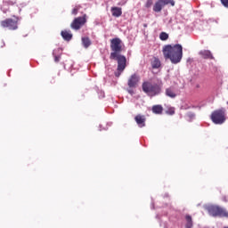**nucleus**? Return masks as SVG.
Masks as SVG:
<instances>
[{
    "label": "nucleus",
    "mask_w": 228,
    "mask_h": 228,
    "mask_svg": "<svg viewBox=\"0 0 228 228\" xmlns=\"http://www.w3.org/2000/svg\"><path fill=\"white\" fill-rule=\"evenodd\" d=\"M110 58H117V55L122 53V39L116 37L110 39Z\"/></svg>",
    "instance_id": "nucleus-5"
},
{
    "label": "nucleus",
    "mask_w": 228,
    "mask_h": 228,
    "mask_svg": "<svg viewBox=\"0 0 228 228\" xmlns=\"http://www.w3.org/2000/svg\"><path fill=\"white\" fill-rule=\"evenodd\" d=\"M221 3L224 8H228V0H221Z\"/></svg>",
    "instance_id": "nucleus-26"
},
{
    "label": "nucleus",
    "mask_w": 228,
    "mask_h": 228,
    "mask_svg": "<svg viewBox=\"0 0 228 228\" xmlns=\"http://www.w3.org/2000/svg\"><path fill=\"white\" fill-rule=\"evenodd\" d=\"M151 63L152 69H159V67H161V61H159L158 57H153Z\"/></svg>",
    "instance_id": "nucleus-16"
},
{
    "label": "nucleus",
    "mask_w": 228,
    "mask_h": 228,
    "mask_svg": "<svg viewBox=\"0 0 228 228\" xmlns=\"http://www.w3.org/2000/svg\"><path fill=\"white\" fill-rule=\"evenodd\" d=\"M186 115L188 118H195V114L193 112H188Z\"/></svg>",
    "instance_id": "nucleus-25"
},
{
    "label": "nucleus",
    "mask_w": 228,
    "mask_h": 228,
    "mask_svg": "<svg viewBox=\"0 0 228 228\" xmlns=\"http://www.w3.org/2000/svg\"><path fill=\"white\" fill-rule=\"evenodd\" d=\"M4 4H9L10 6H13V4H17V1L9 0V1L4 2Z\"/></svg>",
    "instance_id": "nucleus-24"
},
{
    "label": "nucleus",
    "mask_w": 228,
    "mask_h": 228,
    "mask_svg": "<svg viewBox=\"0 0 228 228\" xmlns=\"http://www.w3.org/2000/svg\"><path fill=\"white\" fill-rule=\"evenodd\" d=\"M79 10H81V5H76L71 12L72 15H76Z\"/></svg>",
    "instance_id": "nucleus-21"
},
{
    "label": "nucleus",
    "mask_w": 228,
    "mask_h": 228,
    "mask_svg": "<svg viewBox=\"0 0 228 228\" xmlns=\"http://www.w3.org/2000/svg\"><path fill=\"white\" fill-rule=\"evenodd\" d=\"M208 211L211 216H219L221 218H228V212L225 210V208L216 206V205H212L208 208Z\"/></svg>",
    "instance_id": "nucleus-6"
},
{
    "label": "nucleus",
    "mask_w": 228,
    "mask_h": 228,
    "mask_svg": "<svg viewBox=\"0 0 228 228\" xmlns=\"http://www.w3.org/2000/svg\"><path fill=\"white\" fill-rule=\"evenodd\" d=\"M61 35L62 38L66 40V42H70V40H72V33L70 32V30H62L61 32Z\"/></svg>",
    "instance_id": "nucleus-13"
},
{
    "label": "nucleus",
    "mask_w": 228,
    "mask_h": 228,
    "mask_svg": "<svg viewBox=\"0 0 228 228\" xmlns=\"http://www.w3.org/2000/svg\"><path fill=\"white\" fill-rule=\"evenodd\" d=\"M2 28L10 29L11 31H15L19 29V17L13 16V19L8 18L0 22Z\"/></svg>",
    "instance_id": "nucleus-7"
},
{
    "label": "nucleus",
    "mask_w": 228,
    "mask_h": 228,
    "mask_svg": "<svg viewBox=\"0 0 228 228\" xmlns=\"http://www.w3.org/2000/svg\"><path fill=\"white\" fill-rule=\"evenodd\" d=\"M86 24V14H84L81 17L75 18L74 20L70 24L71 29H75L76 31L81 29L83 26Z\"/></svg>",
    "instance_id": "nucleus-9"
},
{
    "label": "nucleus",
    "mask_w": 228,
    "mask_h": 228,
    "mask_svg": "<svg viewBox=\"0 0 228 228\" xmlns=\"http://www.w3.org/2000/svg\"><path fill=\"white\" fill-rule=\"evenodd\" d=\"M224 228H228V226H225V227H224Z\"/></svg>",
    "instance_id": "nucleus-29"
},
{
    "label": "nucleus",
    "mask_w": 228,
    "mask_h": 228,
    "mask_svg": "<svg viewBox=\"0 0 228 228\" xmlns=\"http://www.w3.org/2000/svg\"><path fill=\"white\" fill-rule=\"evenodd\" d=\"M167 97H170V99H175L177 97V89L174 86H170L166 89Z\"/></svg>",
    "instance_id": "nucleus-11"
},
{
    "label": "nucleus",
    "mask_w": 228,
    "mask_h": 228,
    "mask_svg": "<svg viewBox=\"0 0 228 228\" xmlns=\"http://www.w3.org/2000/svg\"><path fill=\"white\" fill-rule=\"evenodd\" d=\"M185 220H186L185 228H192L193 221L191 219V216H190V215L185 216Z\"/></svg>",
    "instance_id": "nucleus-19"
},
{
    "label": "nucleus",
    "mask_w": 228,
    "mask_h": 228,
    "mask_svg": "<svg viewBox=\"0 0 228 228\" xmlns=\"http://www.w3.org/2000/svg\"><path fill=\"white\" fill-rule=\"evenodd\" d=\"M60 55H54V61L55 63H58V61H60Z\"/></svg>",
    "instance_id": "nucleus-27"
},
{
    "label": "nucleus",
    "mask_w": 228,
    "mask_h": 228,
    "mask_svg": "<svg viewBox=\"0 0 228 228\" xmlns=\"http://www.w3.org/2000/svg\"><path fill=\"white\" fill-rule=\"evenodd\" d=\"M159 38L162 41L168 40V34L167 32H161L159 35Z\"/></svg>",
    "instance_id": "nucleus-20"
},
{
    "label": "nucleus",
    "mask_w": 228,
    "mask_h": 228,
    "mask_svg": "<svg viewBox=\"0 0 228 228\" xmlns=\"http://www.w3.org/2000/svg\"><path fill=\"white\" fill-rule=\"evenodd\" d=\"M165 60H170L171 63L177 65L183 60V45H167L162 49Z\"/></svg>",
    "instance_id": "nucleus-1"
},
{
    "label": "nucleus",
    "mask_w": 228,
    "mask_h": 228,
    "mask_svg": "<svg viewBox=\"0 0 228 228\" xmlns=\"http://www.w3.org/2000/svg\"><path fill=\"white\" fill-rule=\"evenodd\" d=\"M152 113L156 115H161L163 113V106L161 105H154L151 109Z\"/></svg>",
    "instance_id": "nucleus-17"
},
{
    "label": "nucleus",
    "mask_w": 228,
    "mask_h": 228,
    "mask_svg": "<svg viewBox=\"0 0 228 228\" xmlns=\"http://www.w3.org/2000/svg\"><path fill=\"white\" fill-rule=\"evenodd\" d=\"M134 120L139 127H145V116L138 114L134 117Z\"/></svg>",
    "instance_id": "nucleus-12"
},
{
    "label": "nucleus",
    "mask_w": 228,
    "mask_h": 228,
    "mask_svg": "<svg viewBox=\"0 0 228 228\" xmlns=\"http://www.w3.org/2000/svg\"><path fill=\"white\" fill-rule=\"evenodd\" d=\"M82 44L86 49H88L90 45H92V41L90 40V37H82Z\"/></svg>",
    "instance_id": "nucleus-18"
},
{
    "label": "nucleus",
    "mask_w": 228,
    "mask_h": 228,
    "mask_svg": "<svg viewBox=\"0 0 228 228\" xmlns=\"http://www.w3.org/2000/svg\"><path fill=\"white\" fill-rule=\"evenodd\" d=\"M167 4L175 6V2L174 0H158L153 5V12L159 13Z\"/></svg>",
    "instance_id": "nucleus-8"
},
{
    "label": "nucleus",
    "mask_w": 228,
    "mask_h": 228,
    "mask_svg": "<svg viewBox=\"0 0 228 228\" xmlns=\"http://www.w3.org/2000/svg\"><path fill=\"white\" fill-rule=\"evenodd\" d=\"M210 118L214 124L222 126V124L227 120V118L225 117V109H218L214 110L210 115Z\"/></svg>",
    "instance_id": "nucleus-4"
},
{
    "label": "nucleus",
    "mask_w": 228,
    "mask_h": 228,
    "mask_svg": "<svg viewBox=\"0 0 228 228\" xmlns=\"http://www.w3.org/2000/svg\"><path fill=\"white\" fill-rule=\"evenodd\" d=\"M200 54L204 60H213V54L209 50H203L200 52Z\"/></svg>",
    "instance_id": "nucleus-14"
},
{
    "label": "nucleus",
    "mask_w": 228,
    "mask_h": 228,
    "mask_svg": "<svg viewBox=\"0 0 228 228\" xmlns=\"http://www.w3.org/2000/svg\"><path fill=\"white\" fill-rule=\"evenodd\" d=\"M140 83V76L136 73L130 76L127 81L128 88H136Z\"/></svg>",
    "instance_id": "nucleus-10"
},
{
    "label": "nucleus",
    "mask_w": 228,
    "mask_h": 228,
    "mask_svg": "<svg viewBox=\"0 0 228 228\" xmlns=\"http://www.w3.org/2000/svg\"><path fill=\"white\" fill-rule=\"evenodd\" d=\"M110 11L112 17H120L122 15V8L120 7H111Z\"/></svg>",
    "instance_id": "nucleus-15"
},
{
    "label": "nucleus",
    "mask_w": 228,
    "mask_h": 228,
    "mask_svg": "<svg viewBox=\"0 0 228 228\" xmlns=\"http://www.w3.org/2000/svg\"><path fill=\"white\" fill-rule=\"evenodd\" d=\"M142 92L144 94H147L150 97H154L155 95H158L161 92V88L157 84H152L149 81L143 82L142 86Z\"/></svg>",
    "instance_id": "nucleus-2"
},
{
    "label": "nucleus",
    "mask_w": 228,
    "mask_h": 228,
    "mask_svg": "<svg viewBox=\"0 0 228 228\" xmlns=\"http://www.w3.org/2000/svg\"><path fill=\"white\" fill-rule=\"evenodd\" d=\"M153 1L152 0H147L145 4V8H151L152 6Z\"/></svg>",
    "instance_id": "nucleus-23"
},
{
    "label": "nucleus",
    "mask_w": 228,
    "mask_h": 228,
    "mask_svg": "<svg viewBox=\"0 0 228 228\" xmlns=\"http://www.w3.org/2000/svg\"><path fill=\"white\" fill-rule=\"evenodd\" d=\"M128 93H129V94H132L131 90H128Z\"/></svg>",
    "instance_id": "nucleus-28"
},
{
    "label": "nucleus",
    "mask_w": 228,
    "mask_h": 228,
    "mask_svg": "<svg viewBox=\"0 0 228 228\" xmlns=\"http://www.w3.org/2000/svg\"><path fill=\"white\" fill-rule=\"evenodd\" d=\"M110 60H116L118 61V68L117 71L114 73L116 77H120L122 75V72L126 70V68L127 67V59L126 56L122 54H118L115 58H110Z\"/></svg>",
    "instance_id": "nucleus-3"
},
{
    "label": "nucleus",
    "mask_w": 228,
    "mask_h": 228,
    "mask_svg": "<svg viewBox=\"0 0 228 228\" xmlns=\"http://www.w3.org/2000/svg\"><path fill=\"white\" fill-rule=\"evenodd\" d=\"M167 115H175V109L170 108L166 112Z\"/></svg>",
    "instance_id": "nucleus-22"
}]
</instances>
